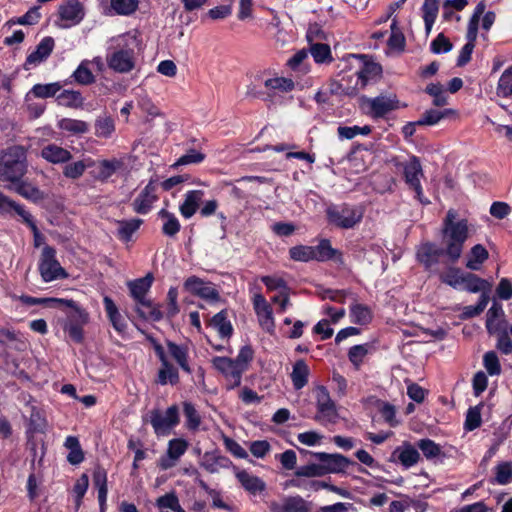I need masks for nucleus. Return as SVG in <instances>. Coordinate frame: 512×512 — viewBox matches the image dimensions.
Masks as SVG:
<instances>
[{"mask_svg":"<svg viewBox=\"0 0 512 512\" xmlns=\"http://www.w3.org/2000/svg\"><path fill=\"white\" fill-rule=\"evenodd\" d=\"M270 512H309L306 501L300 496H285L281 501L268 503Z\"/></svg>","mask_w":512,"mask_h":512,"instance_id":"4be33fe9","label":"nucleus"},{"mask_svg":"<svg viewBox=\"0 0 512 512\" xmlns=\"http://www.w3.org/2000/svg\"><path fill=\"white\" fill-rule=\"evenodd\" d=\"M264 86L267 90L275 93H288L294 90L295 83L287 77H273L266 79Z\"/></svg>","mask_w":512,"mask_h":512,"instance_id":"37998d69","label":"nucleus"},{"mask_svg":"<svg viewBox=\"0 0 512 512\" xmlns=\"http://www.w3.org/2000/svg\"><path fill=\"white\" fill-rule=\"evenodd\" d=\"M241 486L250 494L256 495L266 489V483L256 475L246 470H239L235 474Z\"/></svg>","mask_w":512,"mask_h":512,"instance_id":"c85d7f7f","label":"nucleus"},{"mask_svg":"<svg viewBox=\"0 0 512 512\" xmlns=\"http://www.w3.org/2000/svg\"><path fill=\"white\" fill-rule=\"evenodd\" d=\"M392 457L397 458L405 468H410L416 465L420 460L418 450L409 442H404L401 446L397 447L393 451Z\"/></svg>","mask_w":512,"mask_h":512,"instance_id":"393cba45","label":"nucleus"},{"mask_svg":"<svg viewBox=\"0 0 512 512\" xmlns=\"http://www.w3.org/2000/svg\"><path fill=\"white\" fill-rule=\"evenodd\" d=\"M65 448L69 450L67 461L72 465H78L84 460V452L80 442L75 436H68L64 442Z\"/></svg>","mask_w":512,"mask_h":512,"instance_id":"79ce46f5","label":"nucleus"},{"mask_svg":"<svg viewBox=\"0 0 512 512\" xmlns=\"http://www.w3.org/2000/svg\"><path fill=\"white\" fill-rule=\"evenodd\" d=\"M372 131L371 127L365 125L363 127L360 126H340L337 129L338 135L343 139H353L357 135H368Z\"/></svg>","mask_w":512,"mask_h":512,"instance_id":"0e129e2a","label":"nucleus"},{"mask_svg":"<svg viewBox=\"0 0 512 512\" xmlns=\"http://www.w3.org/2000/svg\"><path fill=\"white\" fill-rule=\"evenodd\" d=\"M445 257V251L433 242H422L417 246L416 259L428 271H436L440 258Z\"/></svg>","mask_w":512,"mask_h":512,"instance_id":"2eb2a0df","label":"nucleus"},{"mask_svg":"<svg viewBox=\"0 0 512 512\" xmlns=\"http://www.w3.org/2000/svg\"><path fill=\"white\" fill-rule=\"evenodd\" d=\"M180 312L178 304V289L170 287L167 292L165 311H162L163 317L168 319L174 318Z\"/></svg>","mask_w":512,"mask_h":512,"instance_id":"603ef678","label":"nucleus"},{"mask_svg":"<svg viewBox=\"0 0 512 512\" xmlns=\"http://www.w3.org/2000/svg\"><path fill=\"white\" fill-rule=\"evenodd\" d=\"M139 3V0H110L106 14L110 16H130L138 10Z\"/></svg>","mask_w":512,"mask_h":512,"instance_id":"7c9ffc66","label":"nucleus"},{"mask_svg":"<svg viewBox=\"0 0 512 512\" xmlns=\"http://www.w3.org/2000/svg\"><path fill=\"white\" fill-rule=\"evenodd\" d=\"M211 362L213 367L225 378L227 389H234L241 384L245 367H240L237 362L228 357L217 356Z\"/></svg>","mask_w":512,"mask_h":512,"instance_id":"f8f14e48","label":"nucleus"},{"mask_svg":"<svg viewBox=\"0 0 512 512\" xmlns=\"http://www.w3.org/2000/svg\"><path fill=\"white\" fill-rule=\"evenodd\" d=\"M486 328L490 334H497L506 330L502 306L493 303L487 312Z\"/></svg>","mask_w":512,"mask_h":512,"instance_id":"cd10ccee","label":"nucleus"},{"mask_svg":"<svg viewBox=\"0 0 512 512\" xmlns=\"http://www.w3.org/2000/svg\"><path fill=\"white\" fill-rule=\"evenodd\" d=\"M89 487V478L87 474H82L75 482L72 494L74 496L75 505L77 508L80 507L82 499L85 496Z\"/></svg>","mask_w":512,"mask_h":512,"instance_id":"052dcab7","label":"nucleus"},{"mask_svg":"<svg viewBox=\"0 0 512 512\" xmlns=\"http://www.w3.org/2000/svg\"><path fill=\"white\" fill-rule=\"evenodd\" d=\"M94 164L95 161L91 158L75 161L64 167L63 174L69 179H78L84 174L86 168L92 167Z\"/></svg>","mask_w":512,"mask_h":512,"instance_id":"a18cd8bd","label":"nucleus"},{"mask_svg":"<svg viewBox=\"0 0 512 512\" xmlns=\"http://www.w3.org/2000/svg\"><path fill=\"white\" fill-rule=\"evenodd\" d=\"M403 174L406 184L414 190L419 202L422 204L429 203L428 200L423 199V189L420 182L421 177H423V170L416 156L410 157V159L403 164Z\"/></svg>","mask_w":512,"mask_h":512,"instance_id":"4468645a","label":"nucleus"},{"mask_svg":"<svg viewBox=\"0 0 512 512\" xmlns=\"http://www.w3.org/2000/svg\"><path fill=\"white\" fill-rule=\"evenodd\" d=\"M26 172V151L14 145L0 153V180L18 182Z\"/></svg>","mask_w":512,"mask_h":512,"instance_id":"20e7f679","label":"nucleus"},{"mask_svg":"<svg viewBox=\"0 0 512 512\" xmlns=\"http://www.w3.org/2000/svg\"><path fill=\"white\" fill-rule=\"evenodd\" d=\"M189 443L183 438H174L168 442L166 454L158 460L161 470H168L176 465L179 459L186 453Z\"/></svg>","mask_w":512,"mask_h":512,"instance_id":"f3484780","label":"nucleus"},{"mask_svg":"<svg viewBox=\"0 0 512 512\" xmlns=\"http://www.w3.org/2000/svg\"><path fill=\"white\" fill-rule=\"evenodd\" d=\"M253 306L260 326L268 333H272L275 328L273 312L265 297L261 294H255Z\"/></svg>","mask_w":512,"mask_h":512,"instance_id":"6ab92c4d","label":"nucleus"},{"mask_svg":"<svg viewBox=\"0 0 512 512\" xmlns=\"http://www.w3.org/2000/svg\"><path fill=\"white\" fill-rule=\"evenodd\" d=\"M491 285L488 281L481 279L477 275L473 273H464L462 279H461V288L463 290H466L471 293H477L482 291L485 293V291L489 290Z\"/></svg>","mask_w":512,"mask_h":512,"instance_id":"72a5a7b5","label":"nucleus"},{"mask_svg":"<svg viewBox=\"0 0 512 512\" xmlns=\"http://www.w3.org/2000/svg\"><path fill=\"white\" fill-rule=\"evenodd\" d=\"M317 413L315 420L322 425L334 424L338 420L336 405L331 399L328 390L319 386L315 390Z\"/></svg>","mask_w":512,"mask_h":512,"instance_id":"9d476101","label":"nucleus"},{"mask_svg":"<svg viewBox=\"0 0 512 512\" xmlns=\"http://www.w3.org/2000/svg\"><path fill=\"white\" fill-rule=\"evenodd\" d=\"M326 215L330 224L342 229H350L362 220L363 211L360 208L344 204L328 207Z\"/></svg>","mask_w":512,"mask_h":512,"instance_id":"0eeeda50","label":"nucleus"},{"mask_svg":"<svg viewBox=\"0 0 512 512\" xmlns=\"http://www.w3.org/2000/svg\"><path fill=\"white\" fill-rule=\"evenodd\" d=\"M104 308L107 314V317L113 326V328L119 333L124 334L127 330V322L124 317L119 312L118 307L114 303V301L109 296H104L103 298Z\"/></svg>","mask_w":512,"mask_h":512,"instance_id":"a878e982","label":"nucleus"},{"mask_svg":"<svg viewBox=\"0 0 512 512\" xmlns=\"http://www.w3.org/2000/svg\"><path fill=\"white\" fill-rule=\"evenodd\" d=\"M441 244L445 258L452 264L462 256L464 244L470 236L469 223L457 217L453 209L447 211L441 226Z\"/></svg>","mask_w":512,"mask_h":512,"instance_id":"f257e3e1","label":"nucleus"},{"mask_svg":"<svg viewBox=\"0 0 512 512\" xmlns=\"http://www.w3.org/2000/svg\"><path fill=\"white\" fill-rule=\"evenodd\" d=\"M309 367L303 360L294 363L291 372V380L296 390L302 389L308 383Z\"/></svg>","mask_w":512,"mask_h":512,"instance_id":"ea45409f","label":"nucleus"},{"mask_svg":"<svg viewBox=\"0 0 512 512\" xmlns=\"http://www.w3.org/2000/svg\"><path fill=\"white\" fill-rule=\"evenodd\" d=\"M90 61L83 60L73 73L76 82L82 85H89L95 81V77L89 68Z\"/></svg>","mask_w":512,"mask_h":512,"instance_id":"4d7b16f0","label":"nucleus"},{"mask_svg":"<svg viewBox=\"0 0 512 512\" xmlns=\"http://www.w3.org/2000/svg\"><path fill=\"white\" fill-rule=\"evenodd\" d=\"M167 349L170 356L176 361L180 368L186 373H191V368L188 362V347L168 341Z\"/></svg>","mask_w":512,"mask_h":512,"instance_id":"473e14b6","label":"nucleus"},{"mask_svg":"<svg viewBox=\"0 0 512 512\" xmlns=\"http://www.w3.org/2000/svg\"><path fill=\"white\" fill-rule=\"evenodd\" d=\"M178 382L179 374L177 368H175L170 362L161 364L157 375V383L160 385H176Z\"/></svg>","mask_w":512,"mask_h":512,"instance_id":"c03bdc74","label":"nucleus"},{"mask_svg":"<svg viewBox=\"0 0 512 512\" xmlns=\"http://www.w3.org/2000/svg\"><path fill=\"white\" fill-rule=\"evenodd\" d=\"M426 93L433 97V104L435 106H444L447 104V96L444 87L440 83H431L425 89Z\"/></svg>","mask_w":512,"mask_h":512,"instance_id":"e2e57ef3","label":"nucleus"},{"mask_svg":"<svg viewBox=\"0 0 512 512\" xmlns=\"http://www.w3.org/2000/svg\"><path fill=\"white\" fill-rule=\"evenodd\" d=\"M38 270L42 280L46 283L57 279H66L69 276L57 260L55 248L49 245L43 247L41 251Z\"/></svg>","mask_w":512,"mask_h":512,"instance_id":"423d86ee","label":"nucleus"},{"mask_svg":"<svg viewBox=\"0 0 512 512\" xmlns=\"http://www.w3.org/2000/svg\"><path fill=\"white\" fill-rule=\"evenodd\" d=\"M494 482L507 485L512 482V462L503 461L494 467Z\"/></svg>","mask_w":512,"mask_h":512,"instance_id":"8fccbe9b","label":"nucleus"},{"mask_svg":"<svg viewBox=\"0 0 512 512\" xmlns=\"http://www.w3.org/2000/svg\"><path fill=\"white\" fill-rule=\"evenodd\" d=\"M94 165H96V170L94 172L95 179L101 182H105L118 170H120L124 163L121 159L112 158L100 160Z\"/></svg>","mask_w":512,"mask_h":512,"instance_id":"bb28decb","label":"nucleus"},{"mask_svg":"<svg viewBox=\"0 0 512 512\" xmlns=\"http://www.w3.org/2000/svg\"><path fill=\"white\" fill-rule=\"evenodd\" d=\"M55 46L52 37H44L37 45L35 51L31 52L23 65L25 70H30L44 62L52 53Z\"/></svg>","mask_w":512,"mask_h":512,"instance_id":"412c9836","label":"nucleus"},{"mask_svg":"<svg viewBox=\"0 0 512 512\" xmlns=\"http://www.w3.org/2000/svg\"><path fill=\"white\" fill-rule=\"evenodd\" d=\"M488 302L489 296L487 293H482L476 305H469L464 307L462 312L463 318H472L480 315L485 310Z\"/></svg>","mask_w":512,"mask_h":512,"instance_id":"69168bd1","label":"nucleus"},{"mask_svg":"<svg viewBox=\"0 0 512 512\" xmlns=\"http://www.w3.org/2000/svg\"><path fill=\"white\" fill-rule=\"evenodd\" d=\"M115 131V124L112 118L102 117L95 122V135L101 138H109Z\"/></svg>","mask_w":512,"mask_h":512,"instance_id":"bf43d9fd","label":"nucleus"},{"mask_svg":"<svg viewBox=\"0 0 512 512\" xmlns=\"http://www.w3.org/2000/svg\"><path fill=\"white\" fill-rule=\"evenodd\" d=\"M422 18L425 24L426 34H430L439 12V0H424L422 7Z\"/></svg>","mask_w":512,"mask_h":512,"instance_id":"c9c22d12","label":"nucleus"},{"mask_svg":"<svg viewBox=\"0 0 512 512\" xmlns=\"http://www.w3.org/2000/svg\"><path fill=\"white\" fill-rule=\"evenodd\" d=\"M370 346L368 344H362V345H355L352 346L348 351V357L349 360L352 362V364L359 368L360 365L363 363V360L365 356L369 352Z\"/></svg>","mask_w":512,"mask_h":512,"instance_id":"774afa93","label":"nucleus"},{"mask_svg":"<svg viewBox=\"0 0 512 512\" xmlns=\"http://www.w3.org/2000/svg\"><path fill=\"white\" fill-rule=\"evenodd\" d=\"M57 127L71 136L83 135L89 131V124L87 122L72 118L58 120Z\"/></svg>","mask_w":512,"mask_h":512,"instance_id":"2f4dec72","label":"nucleus"},{"mask_svg":"<svg viewBox=\"0 0 512 512\" xmlns=\"http://www.w3.org/2000/svg\"><path fill=\"white\" fill-rule=\"evenodd\" d=\"M159 218L162 220V233L168 237H174L181 229V224L176 215L166 209L158 212Z\"/></svg>","mask_w":512,"mask_h":512,"instance_id":"4c0bfd02","label":"nucleus"},{"mask_svg":"<svg viewBox=\"0 0 512 512\" xmlns=\"http://www.w3.org/2000/svg\"><path fill=\"white\" fill-rule=\"evenodd\" d=\"M85 6L79 0H65L57 9L56 24L58 27L67 29L80 24L85 18Z\"/></svg>","mask_w":512,"mask_h":512,"instance_id":"6e6552de","label":"nucleus"},{"mask_svg":"<svg viewBox=\"0 0 512 512\" xmlns=\"http://www.w3.org/2000/svg\"><path fill=\"white\" fill-rule=\"evenodd\" d=\"M488 257L487 249L481 244H476L467 255L466 267L472 271H478Z\"/></svg>","mask_w":512,"mask_h":512,"instance_id":"e433bc0d","label":"nucleus"},{"mask_svg":"<svg viewBox=\"0 0 512 512\" xmlns=\"http://www.w3.org/2000/svg\"><path fill=\"white\" fill-rule=\"evenodd\" d=\"M360 60H362V67L356 72L357 75V82L355 87L356 88H364L368 82L376 77H378L381 72L382 68L379 64L369 61L367 59V56L360 55L358 56Z\"/></svg>","mask_w":512,"mask_h":512,"instance_id":"5701e85b","label":"nucleus"},{"mask_svg":"<svg viewBox=\"0 0 512 512\" xmlns=\"http://www.w3.org/2000/svg\"><path fill=\"white\" fill-rule=\"evenodd\" d=\"M41 157L52 164L67 163L72 158V154L67 149L57 145L48 144L41 149Z\"/></svg>","mask_w":512,"mask_h":512,"instance_id":"c756f323","label":"nucleus"},{"mask_svg":"<svg viewBox=\"0 0 512 512\" xmlns=\"http://www.w3.org/2000/svg\"><path fill=\"white\" fill-rule=\"evenodd\" d=\"M310 53L318 64L331 63L333 61L330 46L323 43H314L310 46Z\"/></svg>","mask_w":512,"mask_h":512,"instance_id":"5fc2aeb1","label":"nucleus"},{"mask_svg":"<svg viewBox=\"0 0 512 512\" xmlns=\"http://www.w3.org/2000/svg\"><path fill=\"white\" fill-rule=\"evenodd\" d=\"M57 102L65 107L80 108L84 99L80 92L74 90H63L57 95Z\"/></svg>","mask_w":512,"mask_h":512,"instance_id":"de8ad7c7","label":"nucleus"},{"mask_svg":"<svg viewBox=\"0 0 512 512\" xmlns=\"http://www.w3.org/2000/svg\"><path fill=\"white\" fill-rule=\"evenodd\" d=\"M184 288L189 293L210 302L220 299L219 292L213 283L206 282L196 276L188 277L184 282Z\"/></svg>","mask_w":512,"mask_h":512,"instance_id":"dca6fc26","label":"nucleus"},{"mask_svg":"<svg viewBox=\"0 0 512 512\" xmlns=\"http://www.w3.org/2000/svg\"><path fill=\"white\" fill-rule=\"evenodd\" d=\"M183 412L186 418L187 429L193 432L197 431L201 424V417L194 405L190 402H184Z\"/></svg>","mask_w":512,"mask_h":512,"instance_id":"6e6d98bb","label":"nucleus"},{"mask_svg":"<svg viewBox=\"0 0 512 512\" xmlns=\"http://www.w3.org/2000/svg\"><path fill=\"white\" fill-rule=\"evenodd\" d=\"M93 483L98 491V501L101 511H104L107 501V473L103 468H97L93 472Z\"/></svg>","mask_w":512,"mask_h":512,"instance_id":"f704fd0d","label":"nucleus"},{"mask_svg":"<svg viewBox=\"0 0 512 512\" xmlns=\"http://www.w3.org/2000/svg\"><path fill=\"white\" fill-rule=\"evenodd\" d=\"M485 8V3L483 1L479 2L474 9L472 17L469 20L466 34L467 43L460 50L457 59V66L459 67L465 66L471 60V55L474 50L475 41L477 38L479 20L484 14Z\"/></svg>","mask_w":512,"mask_h":512,"instance_id":"1a4fd4ad","label":"nucleus"},{"mask_svg":"<svg viewBox=\"0 0 512 512\" xmlns=\"http://www.w3.org/2000/svg\"><path fill=\"white\" fill-rule=\"evenodd\" d=\"M62 306L70 308L67 312L64 331L68 333L73 341L82 342L84 338L83 328L89 322V313L71 299H66Z\"/></svg>","mask_w":512,"mask_h":512,"instance_id":"39448f33","label":"nucleus"},{"mask_svg":"<svg viewBox=\"0 0 512 512\" xmlns=\"http://www.w3.org/2000/svg\"><path fill=\"white\" fill-rule=\"evenodd\" d=\"M351 321L358 325H367L372 321V311L364 304H353L350 307Z\"/></svg>","mask_w":512,"mask_h":512,"instance_id":"49530a36","label":"nucleus"},{"mask_svg":"<svg viewBox=\"0 0 512 512\" xmlns=\"http://www.w3.org/2000/svg\"><path fill=\"white\" fill-rule=\"evenodd\" d=\"M138 42L131 34H121L108 41L106 63L117 73H129L136 66Z\"/></svg>","mask_w":512,"mask_h":512,"instance_id":"f03ea898","label":"nucleus"},{"mask_svg":"<svg viewBox=\"0 0 512 512\" xmlns=\"http://www.w3.org/2000/svg\"><path fill=\"white\" fill-rule=\"evenodd\" d=\"M496 94L503 98L512 96V65L505 69L500 76L496 88Z\"/></svg>","mask_w":512,"mask_h":512,"instance_id":"864d4df0","label":"nucleus"},{"mask_svg":"<svg viewBox=\"0 0 512 512\" xmlns=\"http://www.w3.org/2000/svg\"><path fill=\"white\" fill-rule=\"evenodd\" d=\"M289 255L291 259L302 262H308L315 258L313 247L305 245L290 248Z\"/></svg>","mask_w":512,"mask_h":512,"instance_id":"680f3d73","label":"nucleus"},{"mask_svg":"<svg viewBox=\"0 0 512 512\" xmlns=\"http://www.w3.org/2000/svg\"><path fill=\"white\" fill-rule=\"evenodd\" d=\"M417 446L427 459L437 458L441 454V447L431 439H421Z\"/></svg>","mask_w":512,"mask_h":512,"instance_id":"338daca9","label":"nucleus"},{"mask_svg":"<svg viewBox=\"0 0 512 512\" xmlns=\"http://www.w3.org/2000/svg\"><path fill=\"white\" fill-rule=\"evenodd\" d=\"M210 326L218 332L221 338H229L233 332L231 322L227 317V312L224 310L212 317Z\"/></svg>","mask_w":512,"mask_h":512,"instance_id":"58836bf2","label":"nucleus"},{"mask_svg":"<svg viewBox=\"0 0 512 512\" xmlns=\"http://www.w3.org/2000/svg\"><path fill=\"white\" fill-rule=\"evenodd\" d=\"M152 274L148 273L142 278H138L127 283L131 297L136 302V312L138 315L146 320L160 321L163 318L162 310L160 306L154 304L150 299L146 298L152 283Z\"/></svg>","mask_w":512,"mask_h":512,"instance_id":"7ed1b4c3","label":"nucleus"},{"mask_svg":"<svg viewBox=\"0 0 512 512\" xmlns=\"http://www.w3.org/2000/svg\"><path fill=\"white\" fill-rule=\"evenodd\" d=\"M158 200L157 187L153 179L141 190L132 202L133 211L137 214H148Z\"/></svg>","mask_w":512,"mask_h":512,"instance_id":"a211bd4d","label":"nucleus"},{"mask_svg":"<svg viewBox=\"0 0 512 512\" xmlns=\"http://www.w3.org/2000/svg\"><path fill=\"white\" fill-rule=\"evenodd\" d=\"M204 197L202 190H189L185 193L183 202L179 205L180 214L185 219H190L199 209Z\"/></svg>","mask_w":512,"mask_h":512,"instance_id":"b1692460","label":"nucleus"},{"mask_svg":"<svg viewBox=\"0 0 512 512\" xmlns=\"http://www.w3.org/2000/svg\"><path fill=\"white\" fill-rule=\"evenodd\" d=\"M150 423L156 435H168L179 423V409L177 405L168 407L165 412L159 410L151 411Z\"/></svg>","mask_w":512,"mask_h":512,"instance_id":"9b49d317","label":"nucleus"},{"mask_svg":"<svg viewBox=\"0 0 512 512\" xmlns=\"http://www.w3.org/2000/svg\"><path fill=\"white\" fill-rule=\"evenodd\" d=\"M62 86L59 82H53L48 84H35L30 90L29 94H32L36 98H50L57 95L60 92Z\"/></svg>","mask_w":512,"mask_h":512,"instance_id":"09e8293b","label":"nucleus"},{"mask_svg":"<svg viewBox=\"0 0 512 512\" xmlns=\"http://www.w3.org/2000/svg\"><path fill=\"white\" fill-rule=\"evenodd\" d=\"M15 191L22 197L34 202L43 199V193L34 185L24 181L15 182Z\"/></svg>","mask_w":512,"mask_h":512,"instance_id":"3c124183","label":"nucleus"},{"mask_svg":"<svg viewBox=\"0 0 512 512\" xmlns=\"http://www.w3.org/2000/svg\"><path fill=\"white\" fill-rule=\"evenodd\" d=\"M368 114L373 118H382L388 113L395 111L406 104L401 105L395 94H381L366 100Z\"/></svg>","mask_w":512,"mask_h":512,"instance_id":"ddd939ff","label":"nucleus"},{"mask_svg":"<svg viewBox=\"0 0 512 512\" xmlns=\"http://www.w3.org/2000/svg\"><path fill=\"white\" fill-rule=\"evenodd\" d=\"M314 455L321 463L323 474L344 472L350 465L354 464L341 454L319 452Z\"/></svg>","mask_w":512,"mask_h":512,"instance_id":"aec40b11","label":"nucleus"},{"mask_svg":"<svg viewBox=\"0 0 512 512\" xmlns=\"http://www.w3.org/2000/svg\"><path fill=\"white\" fill-rule=\"evenodd\" d=\"M117 236L119 239L128 242L132 235L140 228L143 223L142 219L134 218L130 220H118Z\"/></svg>","mask_w":512,"mask_h":512,"instance_id":"a19ab883","label":"nucleus"},{"mask_svg":"<svg viewBox=\"0 0 512 512\" xmlns=\"http://www.w3.org/2000/svg\"><path fill=\"white\" fill-rule=\"evenodd\" d=\"M464 273L459 268L449 267L446 271L439 274V278L443 283L454 289H459L461 288V279Z\"/></svg>","mask_w":512,"mask_h":512,"instance_id":"13d9d810","label":"nucleus"}]
</instances>
